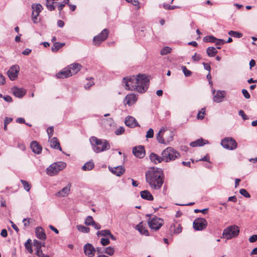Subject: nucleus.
<instances>
[{
	"label": "nucleus",
	"instance_id": "55",
	"mask_svg": "<svg viewBox=\"0 0 257 257\" xmlns=\"http://www.w3.org/2000/svg\"><path fill=\"white\" fill-rule=\"evenodd\" d=\"M182 230V226L180 224H178V226L175 228L174 233L176 234H179L181 232Z\"/></svg>",
	"mask_w": 257,
	"mask_h": 257
},
{
	"label": "nucleus",
	"instance_id": "49",
	"mask_svg": "<svg viewBox=\"0 0 257 257\" xmlns=\"http://www.w3.org/2000/svg\"><path fill=\"white\" fill-rule=\"evenodd\" d=\"M154 137V130L150 128L147 132L146 137L147 138H152Z\"/></svg>",
	"mask_w": 257,
	"mask_h": 257
},
{
	"label": "nucleus",
	"instance_id": "16",
	"mask_svg": "<svg viewBox=\"0 0 257 257\" xmlns=\"http://www.w3.org/2000/svg\"><path fill=\"white\" fill-rule=\"evenodd\" d=\"M13 93L15 96L19 98H22L26 94V90L22 88H19L16 86L12 88Z\"/></svg>",
	"mask_w": 257,
	"mask_h": 257
},
{
	"label": "nucleus",
	"instance_id": "41",
	"mask_svg": "<svg viewBox=\"0 0 257 257\" xmlns=\"http://www.w3.org/2000/svg\"><path fill=\"white\" fill-rule=\"evenodd\" d=\"M104 253L109 255H112L114 252V248L111 246L104 248Z\"/></svg>",
	"mask_w": 257,
	"mask_h": 257
},
{
	"label": "nucleus",
	"instance_id": "25",
	"mask_svg": "<svg viewBox=\"0 0 257 257\" xmlns=\"http://www.w3.org/2000/svg\"><path fill=\"white\" fill-rule=\"evenodd\" d=\"M220 145H237V144L232 138L226 137L221 140Z\"/></svg>",
	"mask_w": 257,
	"mask_h": 257
},
{
	"label": "nucleus",
	"instance_id": "3",
	"mask_svg": "<svg viewBox=\"0 0 257 257\" xmlns=\"http://www.w3.org/2000/svg\"><path fill=\"white\" fill-rule=\"evenodd\" d=\"M174 132L166 127H162L157 134L156 138L159 143L167 145L170 143L174 139Z\"/></svg>",
	"mask_w": 257,
	"mask_h": 257
},
{
	"label": "nucleus",
	"instance_id": "46",
	"mask_svg": "<svg viewBox=\"0 0 257 257\" xmlns=\"http://www.w3.org/2000/svg\"><path fill=\"white\" fill-rule=\"evenodd\" d=\"M239 193L246 198H249L250 197V194L245 189H241L239 190Z\"/></svg>",
	"mask_w": 257,
	"mask_h": 257
},
{
	"label": "nucleus",
	"instance_id": "33",
	"mask_svg": "<svg viewBox=\"0 0 257 257\" xmlns=\"http://www.w3.org/2000/svg\"><path fill=\"white\" fill-rule=\"evenodd\" d=\"M32 151L35 154H39L42 150V146H30Z\"/></svg>",
	"mask_w": 257,
	"mask_h": 257
},
{
	"label": "nucleus",
	"instance_id": "56",
	"mask_svg": "<svg viewBox=\"0 0 257 257\" xmlns=\"http://www.w3.org/2000/svg\"><path fill=\"white\" fill-rule=\"evenodd\" d=\"M51 145H60V143L56 138H53L50 141Z\"/></svg>",
	"mask_w": 257,
	"mask_h": 257
},
{
	"label": "nucleus",
	"instance_id": "23",
	"mask_svg": "<svg viewBox=\"0 0 257 257\" xmlns=\"http://www.w3.org/2000/svg\"><path fill=\"white\" fill-rule=\"evenodd\" d=\"M91 145H108V142L105 140H99L95 137H91L89 139Z\"/></svg>",
	"mask_w": 257,
	"mask_h": 257
},
{
	"label": "nucleus",
	"instance_id": "36",
	"mask_svg": "<svg viewBox=\"0 0 257 257\" xmlns=\"http://www.w3.org/2000/svg\"><path fill=\"white\" fill-rule=\"evenodd\" d=\"M20 181L22 183V184H23L24 189L26 191L29 192L31 188V184H29V183L26 180H21Z\"/></svg>",
	"mask_w": 257,
	"mask_h": 257
},
{
	"label": "nucleus",
	"instance_id": "39",
	"mask_svg": "<svg viewBox=\"0 0 257 257\" xmlns=\"http://www.w3.org/2000/svg\"><path fill=\"white\" fill-rule=\"evenodd\" d=\"M56 3L53 1H46V7L47 9L52 11L53 10H54L55 9V6H54V4Z\"/></svg>",
	"mask_w": 257,
	"mask_h": 257
},
{
	"label": "nucleus",
	"instance_id": "53",
	"mask_svg": "<svg viewBox=\"0 0 257 257\" xmlns=\"http://www.w3.org/2000/svg\"><path fill=\"white\" fill-rule=\"evenodd\" d=\"M242 94L243 95L244 97L245 98L249 99L250 98V95L249 94V93L248 92V91H247V90H246L245 89H243L242 90Z\"/></svg>",
	"mask_w": 257,
	"mask_h": 257
},
{
	"label": "nucleus",
	"instance_id": "59",
	"mask_svg": "<svg viewBox=\"0 0 257 257\" xmlns=\"http://www.w3.org/2000/svg\"><path fill=\"white\" fill-rule=\"evenodd\" d=\"M216 45H223L225 43V41L223 39H219L217 38L216 42H214Z\"/></svg>",
	"mask_w": 257,
	"mask_h": 257
},
{
	"label": "nucleus",
	"instance_id": "43",
	"mask_svg": "<svg viewBox=\"0 0 257 257\" xmlns=\"http://www.w3.org/2000/svg\"><path fill=\"white\" fill-rule=\"evenodd\" d=\"M94 220L91 216H88L85 220L84 223L87 226H91Z\"/></svg>",
	"mask_w": 257,
	"mask_h": 257
},
{
	"label": "nucleus",
	"instance_id": "4",
	"mask_svg": "<svg viewBox=\"0 0 257 257\" xmlns=\"http://www.w3.org/2000/svg\"><path fill=\"white\" fill-rule=\"evenodd\" d=\"M162 156L164 157V161L169 162L178 158L180 156V154L174 148L169 147L162 152Z\"/></svg>",
	"mask_w": 257,
	"mask_h": 257
},
{
	"label": "nucleus",
	"instance_id": "44",
	"mask_svg": "<svg viewBox=\"0 0 257 257\" xmlns=\"http://www.w3.org/2000/svg\"><path fill=\"white\" fill-rule=\"evenodd\" d=\"M181 68L185 76L188 77L191 75L192 72L188 70L186 66H183Z\"/></svg>",
	"mask_w": 257,
	"mask_h": 257
},
{
	"label": "nucleus",
	"instance_id": "48",
	"mask_svg": "<svg viewBox=\"0 0 257 257\" xmlns=\"http://www.w3.org/2000/svg\"><path fill=\"white\" fill-rule=\"evenodd\" d=\"M124 128L122 126H120L115 131V134L116 135H120L122 134L124 132Z\"/></svg>",
	"mask_w": 257,
	"mask_h": 257
},
{
	"label": "nucleus",
	"instance_id": "61",
	"mask_svg": "<svg viewBox=\"0 0 257 257\" xmlns=\"http://www.w3.org/2000/svg\"><path fill=\"white\" fill-rule=\"evenodd\" d=\"M91 226H92L95 229L97 230H98L101 228L100 225L98 223H97L94 221H93Z\"/></svg>",
	"mask_w": 257,
	"mask_h": 257
},
{
	"label": "nucleus",
	"instance_id": "5",
	"mask_svg": "<svg viewBox=\"0 0 257 257\" xmlns=\"http://www.w3.org/2000/svg\"><path fill=\"white\" fill-rule=\"evenodd\" d=\"M239 233V227L233 225L229 226L224 229L222 233L223 237L227 239H230L238 236Z\"/></svg>",
	"mask_w": 257,
	"mask_h": 257
},
{
	"label": "nucleus",
	"instance_id": "6",
	"mask_svg": "<svg viewBox=\"0 0 257 257\" xmlns=\"http://www.w3.org/2000/svg\"><path fill=\"white\" fill-rule=\"evenodd\" d=\"M66 166L65 163L58 162L51 164L47 169V173L50 176L57 174L59 171L64 169Z\"/></svg>",
	"mask_w": 257,
	"mask_h": 257
},
{
	"label": "nucleus",
	"instance_id": "42",
	"mask_svg": "<svg viewBox=\"0 0 257 257\" xmlns=\"http://www.w3.org/2000/svg\"><path fill=\"white\" fill-rule=\"evenodd\" d=\"M163 6V8L165 9L169 10H174V9H179V8H180V7H179V6H171L170 5L167 4H164Z\"/></svg>",
	"mask_w": 257,
	"mask_h": 257
},
{
	"label": "nucleus",
	"instance_id": "60",
	"mask_svg": "<svg viewBox=\"0 0 257 257\" xmlns=\"http://www.w3.org/2000/svg\"><path fill=\"white\" fill-rule=\"evenodd\" d=\"M208 210V208H205V209H201V210L198 209H196L194 210V212H195V213L201 212L203 214H205L207 213Z\"/></svg>",
	"mask_w": 257,
	"mask_h": 257
},
{
	"label": "nucleus",
	"instance_id": "32",
	"mask_svg": "<svg viewBox=\"0 0 257 257\" xmlns=\"http://www.w3.org/2000/svg\"><path fill=\"white\" fill-rule=\"evenodd\" d=\"M65 45V43H59V42H55L53 46L51 48V50L53 52H57L59 49L62 48L64 45Z\"/></svg>",
	"mask_w": 257,
	"mask_h": 257
},
{
	"label": "nucleus",
	"instance_id": "11",
	"mask_svg": "<svg viewBox=\"0 0 257 257\" xmlns=\"http://www.w3.org/2000/svg\"><path fill=\"white\" fill-rule=\"evenodd\" d=\"M133 154L138 158H143L145 156V150L143 146H136L133 149Z\"/></svg>",
	"mask_w": 257,
	"mask_h": 257
},
{
	"label": "nucleus",
	"instance_id": "2",
	"mask_svg": "<svg viewBox=\"0 0 257 257\" xmlns=\"http://www.w3.org/2000/svg\"><path fill=\"white\" fill-rule=\"evenodd\" d=\"M146 180L151 188L160 189L164 183L163 171L158 168L151 169L146 173Z\"/></svg>",
	"mask_w": 257,
	"mask_h": 257
},
{
	"label": "nucleus",
	"instance_id": "19",
	"mask_svg": "<svg viewBox=\"0 0 257 257\" xmlns=\"http://www.w3.org/2000/svg\"><path fill=\"white\" fill-rule=\"evenodd\" d=\"M70 76H71V74L68 67L63 69L56 74V77L58 78H67Z\"/></svg>",
	"mask_w": 257,
	"mask_h": 257
},
{
	"label": "nucleus",
	"instance_id": "18",
	"mask_svg": "<svg viewBox=\"0 0 257 257\" xmlns=\"http://www.w3.org/2000/svg\"><path fill=\"white\" fill-rule=\"evenodd\" d=\"M137 100L136 96L134 94H130L125 96L123 102L125 104H126L131 106L135 103Z\"/></svg>",
	"mask_w": 257,
	"mask_h": 257
},
{
	"label": "nucleus",
	"instance_id": "20",
	"mask_svg": "<svg viewBox=\"0 0 257 257\" xmlns=\"http://www.w3.org/2000/svg\"><path fill=\"white\" fill-rule=\"evenodd\" d=\"M68 68L70 71L71 75L76 74L82 68V66L78 63H73L69 65Z\"/></svg>",
	"mask_w": 257,
	"mask_h": 257
},
{
	"label": "nucleus",
	"instance_id": "9",
	"mask_svg": "<svg viewBox=\"0 0 257 257\" xmlns=\"http://www.w3.org/2000/svg\"><path fill=\"white\" fill-rule=\"evenodd\" d=\"M207 225V221L203 218H197L193 223V228L195 230H202L206 228Z\"/></svg>",
	"mask_w": 257,
	"mask_h": 257
},
{
	"label": "nucleus",
	"instance_id": "31",
	"mask_svg": "<svg viewBox=\"0 0 257 257\" xmlns=\"http://www.w3.org/2000/svg\"><path fill=\"white\" fill-rule=\"evenodd\" d=\"M209 143H210L208 140H204L202 138H200L195 141L191 142L189 145H207Z\"/></svg>",
	"mask_w": 257,
	"mask_h": 257
},
{
	"label": "nucleus",
	"instance_id": "13",
	"mask_svg": "<svg viewBox=\"0 0 257 257\" xmlns=\"http://www.w3.org/2000/svg\"><path fill=\"white\" fill-rule=\"evenodd\" d=\"M109 170L113 174L117 176H121L125 172V169L122 166H119L115 167H109Z\"/></svg>",
	"mask_w": 257,
	"mask_h": 257
},
{
	"label": "nucleus",
	"instance_id": "51",
	"mask_svg": "<svg viewBox=\"0 0 257 257\" xmlns=\"http://www.w3.org/2000/svg\"><path fill=\"white\" fill-rule=\"evenodd\" d=\"M238 114L242 117L243 120L248 119V117L245 114L244 112L242 110H240L238 111Z\"/></svg>",
	"mask_w": 257,
	"mask_h": 257
},
{
	"label": "nucleus",
	"instance_id": "37",
	"mask_svg": "<svg viewBox=\"0 0 257 257\" xmlns=\"http://www.w3.org/2000/svg\"><path fill=\"white\" fill-rule=\"evenodd\" d=\"M77 228L79 231L84 233H88L90 231V228L89 227L82 225H77Z\"/></svg>",
	"mask_w": 257,
	"mask_h": 257
},
{
	"label": "nucleus",
	"instance_id": "7",
	"mask_svg": "<svg viewBox=\"0 0 257 257\" xmlns=\"http://www.w3.org/2000/svg\"><path fill=\"white\" fill-rule=\"evenodd\" d=\"M163 224V219L157 216L150 218L148 220V225L150 228L155 230H159Z\"/></svg>",
	"mask_w": 257,
	"mask_h": 257
},
{
	"label": "nucleus",
	"instance_id": "30",
	"mask_svg": "<svg viewBox=\"0 0 257 257\" xmlns=\"http://www.w3.org/2000/svg\"><path fill=\"white\" fill-rule=\"evenodd\" d=\"M94 167V164L92 161H90L86 163L82 167V170L83 171H90L93 169Z\"/></svg>",
	"mask_w": 257,
	"mask_h": 257
},
{
	"label": "nucleus",
	"instance_id": "63",
	"mask_svg": "<svg viewBox=\"0 0 257 257\" xmlns=\"http://www.w3.org/2000/svg\"><path fill=\"white\" fill-rule=\"evenodd\" d=\"M202 64L204 66V68L208 71L209 72H210V70H211V67L210 66V65L208 63H206L205 62H203L202 63Z\"/></svg>",
	"mask_w": 257,
	"mask_h": 257
},
{
	"label": "nucleus",
	"instance_id": "29",
	"mask_svg": "<svg viewBox=\"0 0 257 257\" xmlns=\"http://www.w3.org/2000/svg\"><path fill=\"white\" fill-rule=\"evenodd\" d=\"M217 53V50L214 47H209L206 49V53L209 57H214Z\"/></svg>",
	"mask_w": 257,
	"mask_h": 257
},
{
	"label": "nucleus",
	"instance_id": "35",
	"mask_svg": "<svg viewBox=\"0 0 257 257\" xmlns=\"http://www.w3.org/2000/svg\"><path fill=\"white\" fill-rule=\"evenodd\" d=\"M228 35H229L231 37L237 38H241L243 36V34L242 33L234 31H230L228 32Z\"/></svg>",
	"mask_w": 257,
	"mask_h": 257
},
{
	"label": "nucleus",
	"instance_id": "17",
	"mask_svg": "<svg viewBox=\"0 0 257 257\" xmlns=\"http://www.w3.org/2000/svg\"><path fill=\"white\" fill-rule=\"evenodd\" d=\"M226 92L224 90H218L214 95L213 100L217 103H219L223 101Z\"/></svg>",
	"mask_w": 257,
	"mask_h": 257
},
{
	"label": "nucleus",
	"instance_id": "10",
	"mask_svg": "<svg viewBox=\"0 0 257 257\" xmlns=\"http://www.w3.org/2000/svg\"><path fill=\"white\" fill-rule=\"evenodd\" d=\"M20 71V67L18 65L12 66L7 72V75L10 79L12 81L15 80Z\"/></svg>",
	"mask_w": 257,
	"mask_h": 257
},
{
	"label": "nucleus",
	"instance_id": "50",
	"mask_svg": "<svg viewBox=\"0 0 257 257\" xmlns=\"http://www.w3.org/2000/svg\"><path fill=\"white\" fill-rule=\"evenodd\" d=\"M100 243L103 246H106L110 243V241L108 238H102Z\"/></svg>",
	"mask_w": 257,
	"mask_h": 257
},
{
	"label": "nucleus",
	"instance_id": "40",
	"mask_svg": "<svg viewBox=\"0 0 257 257\" xmlns=\"http://www.w3.org/2000/svg\"><path fill=\"white\" fill-rule=\"evenodd\" d=\"M172 49L168 46L164 47L161 51L160 54L162 55H165L171 53Z\"/></svg>",
	"mask_w": 257,
	"mask_h": 257
},
{
	"label": "nucleus",
	"instance_id": "24",
	"mask_svg": "<svg viewBox=\"0 0 257 257\" xmlns=\"http://www.w3.org/2000/svg\"><path fill=\"white\" fill-rule=\"evenodd\" d=\"M140 195L144 199L149 201H152L154 199V197L148 190L142 191L140 192Z\"/></svg>",
	"mask_w": 257,
	"mask_h": 257
},
{
	"label": "nucleus",
	"instance_id": "34",
	"mask_svg": "<svg viewBox=\"0 0 257 257\" xmlns=\"http://www.w3.org/2000/svg\"><path fill=\"white\" fill-rule=\"evenodd\" d=\"M217 38L212 35L206 36L203 38V41L205 43H214L216 42Z\"/></svg>",
	"mask_w": 257,
	"mask_h": 257
},
{
	"label": "nucleus",
	"instance_id": "14",
	"mask_svg": "<svg viewBox=\"0 0 257 257\" xmlns=\"http://www.w3.org/2000/svg\"><path fill=\"white\" fill-rule=\"evenodd\" d=\"M71 185L70 183L67 184L66 186L62 188L61 190L56 193L57 197H65L67 196L70 191Z\"/></svg>",
	"mask_w": 257,
	"mask_h": 257
},
{
	"label": "nucleus",
	"instance_id": "45",
	"mask_svg": "<svg viewBox=\"0 0 257 257\" xmlns=\"http://www.w3.org/2000/svg\"><path fill=\"white\" fill-rule=\"evenodd\" d=\"M205 114V108H202L200 111H199L197 114V118L199 119H203L204 117V114Z\"/></svg>",
	"mask_w": 257,
	"mask_h": 257
},
{
	"label": "nucleus",
	"instance_id": "57",
	"mask_svg": "<svg viewBox=\"0 0 257 257\" xmlns=\"http://www.w3.org/2000/svg\"><path fill=\"white\" fill-rule=\"evenodd\" d=\"M248 240H249V241L250 242H255L256 241H257V234H254V235H251L249 238Z\"/></svg>",
	"mask_w": 257,
	"mask_h": 257
},
{
	"label": "nucleus",
	"instance_id": "26",
	"mask_svg": "<svg viewBox=\"0 0 257 257\" xmlns=\"http://www.w3.org/2000/svg\"><path fill=\"white\" fill-rule=\"evenodd\" d=\"M32 9H33V12L37 14V16H39V14L43 10V8L40 4H34L32 5Z\"/></svg>",
	"mask_w": 257,
	"mask_h": 257
},
{
	"label": "nucleus",
	"instance_id": "27",
	"mask_svg": "<svg viewBox=\"0 0 257 257\" xmlns=\"http://www.w3.org/2000/svg\"><path fill=\"white\" fill-rule=\"evenodd\" d=\"M110 146H101L99 147V146H92L93 150L96 153H98L110 149Z\"/></svg>",
	"mask_w": 257,
	"mask_h": 257
},
{
	"label": "nucleus",
	"instance_id": "22",
	"mask_svg": "<svg viewBox=\"0 0 257 257\" xmlns=\"http://www.w3.org/2000/svg\"><path fill=\"white\" fill-rule=\"evenodd\" d=\"M36 235L37 237L41 240H45L46 238V235L45 233L44 230L41 227H37L35 229Z\"/></svg>",
	"mask_w": 257,
	"mask_h": 257
},
{
	"label": "nucleus",
	"instance_id": "58",
	"mask_svg": "<svg viewBox=\"0 0 257 257\" xmlns=\"http://www.w3.org/2000/svg\"><path fill=\"white\" fill-rule=\"evenodd\" d=\"M91 80L89 81L85 85V88L86 89H89L91 86L94 85V83L93 80H92V78H91Z\"/></svg>",
	"mask_w": 257,
	"mask_h": 257
},
{
	"label": "nucleus",
	"instance_id": "12",
	"mask_svg": "<svg viewBox=\"0 0 257 257\" xmlns=\"http://www.w3.org/2000/svg\"><path fill=\"white\" fill-rule=\"evenodd\" d=\"M83 248L84 252L87 256L92 257L94 255L96 249L92 244L87 243Z\"/></svg>",
	"mask_w": 257,
	"mask_h": 257
},
{
	"label": "nucleus",
	"instance_id": "15",
	"mask_svg": "<svg viewBox=\"0 0 257 257\" xmlns=\"http://www.w3.org/2000/svg\"><path fill=\"white\" fill-rule=\"evenodd\" d=\"M124 122L126 125L131 127H135L139 125L136 119L131 116H127L125 119Z\"/></svg>",
	"mask_w": 257,
	"mask_h": 257
},
{
	"label": "nucleus",
	"instance_id": "1",
	"mask_svg": "<svg viewBox=\"0 0 257 257\" xmlns=\"http://www.w3.org/2000/svg\"><path fill=\"white\" fill-rule=\"evenodd\" d=\"M124 87L128 90H135L140 93L147 91L149 86V80L145 74L124 77L122 81Z\"/></svg>",
	"mask_w": 257,
	"mask_h": 257
},
{
	"label": "nucleus",
	"instance_id": "64",
	"mask_svg": "<svg viewBox=\"0 0 257 257\" xmlns=\"http://www.w3.org/2000/svg\"><path fill=\"white\" fill-rule=\"evenodd\" d=\"M32 52V50L31 49H29V48H27L26 49H25L23 52H22V54L24 55H26V56H27V55H29L31 52Z\"/></svg>",
	"mask_w": 257,
	"mask_h": 257
},
{
	"label": "nucleus",
	"instance_id": "21",
	"mask_svg": "<svg viewBox=\"0 0 257 257\" xmlns=\"http://www.w3.org/2000/svg\"><path fill=\"white\" fill-rule=\"evenodd\" d=\"M150 159L151 162L157 164L164 161V157L162 156L161 157L155 153H152L150 155Z\"/></svg>",
	"mask_w": 257,
	"mask_h": 257
},
{
	"label": "nucleus",
	"instance_id": "54",
	"mask_svg": "<svg viewBox=\"0 0 257 257\" xmlns=\"http://www.w3.org/2000/svg\"><path fill=\"white\" fill-rule=\"evenodd\" d=\"M192 58L194 62L199 61L201 59V56L197 54V53H195V54L192 57Z\"/></svg>",
	"mask_w": 257,
	"mask_h": 257
},
{
	"label": "nucleus",
	"instance_id": "28",
	"mask_svg": "<svg viewBox=\"0 0 257 257\" xmlns=\"http://www.w3.org/2000/svg\"><path fill=\"white\" fill-rule=\"evenodd\" d=\"M136 229L143 235L149 236V232L146 227H144L142 223H140L136 226Z\"/></svg>",
	"mask_w": 257,
	"mask_h": 257
},
{
	"label": "nucleus",
	"instance_id": "52",
	"mask_svg": "<svg viewBox=\"0 0 257 257\" xmlns=\"http://www.w3.org/2000/svg\"><path fill=\"white\" fill-rule=\"evenodd\" d=\"M38 16H37V14H35L34 12H32V20L34 23L37 24L38 23L37 17Z\"/></svg>",
	"mask_w": 257,
	"mask_h": 257
},
{
	"label": "nucleus",
	"instance_id": "62",
	"mask_svg": "<svg viewBox=\"0 0 257 257\" xmlns=\"http://www.w3.org/2000/svg\"><path fill=\"white\" fill-rule=\"evenodd\" d=\"M53 127L52 126H50L47 129V133L49 138H50L53 135Z\"/></svg>",
	"mask_w": 257,
	"mask_h": 257
},
{
	"label": "nucleus",
	"instance_id": "47",
	"mask_svg": "<svg viewBox=\"0 0 257 257\" xmlns=\"http://www.w3.org/2000/svg\"><path fill=\"white\" fill-rule=\"evenodd\" d=\"M34 243V246L36 247V250L40 249H41V243L42 242L35 239L33 241Z\"/></svg>",
	"mask_w": 257,
	"mask_h": 257
},
{
	"label": "nucleus",
	"instance_id": "8",
	"mask_svg": "<svg viewBox=\"0 0 257 257\" xmlns=\"http://www.w3.org/2000/svg\"><path fill=\"white\" fill-rule=\"evenodd\" d=\"M108 34V29H103L100 33L93 38L94 45L99 46L101 42L105 41L107 38Z\"/></svg>",
	"mask_w": 257,
	"mask_h": 257
},
{
	"label": "nucleus",
	"instance_id": "38",
	"mask_svg": "<svg viewBox=\"0 0 257 257\" xmlns=\"http://www.w3.org/2000/svg\"><path fill=\"white\" fill-rule=\"evenodd\" d=\"M110 234V231L108 229H104L101 231H98L96 233L97 236H106Z\"/></svg>",
	"mask_w": 257,
	"mask_h": 257
}]
</instances>
